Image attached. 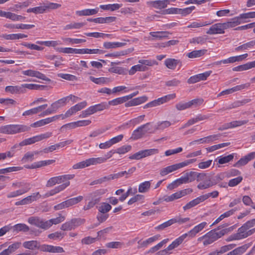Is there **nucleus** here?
Here are the masks:
<instances>
[{
	"label": "nucleus",
	"instance_id": "obj_26",
	"mask_svg": "<svg viewBox=\"0 0 255 255\" xmlns=\"http://www.w3.org/2000/svg\"><path fill=\"white\" fill-rule=\"evenodd\" d=\"M138 152L140 158L141 159L148 156L158 153V150L157 149L152 148L140 150Z\"/></svg>",
	"mask_w": 255,
	"mask_h": 255
},
{
	"label": "nucleus",
	"instance_id": "obj_16",
	"mask_svg": "<svg viewBox=\"0 0 255 255\" xmlns=\"http://www.w3.org/2000/svg\"><path fill=\"white\" fill-rule=\"evenodd\" d=\"M5 91L12 94H15L24 93L26 92V90H23L22 87H21V86H8L5 88Z\"/></svg>",
	"mask_w": 255,
	"mask_h": 255
},
{
	"label": "nucleus",
	"instance_id": "obj_20",
	"mask_svg": "<svg viewBox=\"0 0 255 255\" xmlns=\"http://www.w3.org/2000/svg\"><path fill=\"white\" fill-rule=\"evenodd\" d=\"M92 114L97 112L102 111L105 109H109V106L107 103L102 102L100 104L95 105L89 107Z\"/></svg>",
	"mask_w": 255,
	"mask_h": 255
},
{
	"label": "nucleus",
	"instance_id": "obj_47",
	"mask_svg": "<svg viewBox=\"0 0 255 255\" xmlns=\"http://www.w3.org/2000/svg\"><path fill=\"white\" fill-rule=\"evenodd\" d=\"M104 53V51L103 50L99 49H81V54H103Z\"/></svg>",
	"mask_w": 255,
	"mask_h": 255
},
{
	"label": "nucleus",
	"instance_id": "obj_51",
	"mask_svg": "<svg viewBox=\"0 0 255 255\" xmlns=\"http://www.w3.org/2000/svg\"><path fill=\"white\" fill-rule=\"evenodd\" d=\"M81 49L73 48L71 47L62 48L60 52L64 53H75L81 54Z\"/></svg>",
	"mask_w": 255,
	"mask_h": 255
},
{
	"label": "nucleus",
	"instance_id": "obj_1",
	"mask_svg": "<svg viewBox=\"0 0 255 255\" xmlns=\"http://www.w3.org/2000/svg\"><path fill=\"white\" fill-rule=\"evenodd\" d=\"M44 126L42 120L31 124L30 126L24 125H9L0 127V133L13 134L17 133L28 131L31 127L38 128Z\"/></svg>",
	"mask_w": 255,
	"mask_h": 255
},
{
	"label": "nucleus",
	"instance_id": "obj_31",
	"mask_svg": "<svg viewBox=\"0 0 255 255\" xmlns=\"http://www.w3.org/2000/svg\"><path fill=\"white\" fill-rule=\"evenodd\" d=\"M251 101V100L250 99H246L241 101H236L228 106V109H230V110H231L237 108L250 102Z\"/></svg>",
	"mask_w": 255,
	"mask_h": 255
},
{
	"label": "nucleus",
	"instance_id": "obj_5",
	"mask_svg": "<svg viewBox=\"0 0 255 255\" xmlns=\"http://www.w3.org/2000/svg\"><path fill=\"white\" fill-rule=\"evenodd\" d=\"M42 195L40 194L39 192H35L32 193L31 195L22 199L20 201H17L15 203L16 206L27 205L41 198Z\"/></svg>",
	"mask_w": 255,
	"mask_h": 255
},
{
	"label": "nucleus",
	"instance_id": "obj_34",
	"mask_svg": "<svg viewBox=\"0 0 255 255\" xmlns=\"http://www.w3.org/2000/svg\"><path fill=\"white\" fill-rule=\"evenodd\" d=\"M148 68L141 64L133 66L129 71V75H133L136 71H145Z\"/></svg>",
	"mask_w": 255,
	"mask_h": 255
},
{
	"label": "nucleus",
	"instance_id": "obj_49",
	"mask_svg": "<svg viewBox=\"0 0 255 255\" xmlns=\"http://www.w3.org/2000/svg\"><path fill=\"white\" fill-rule=\"evenodd\" d=\"M85 222V220L81 218H73L71 220L73 229L83 224Z\"/></svg>",
	"mask_w": 255,
	"mask_h": 255
},
{
	"label": "nucleus",
	"instance_id": "obj_11",
	"mask_svg": "<svg viewBox=\"0 0 255 255\" xmlns=\"http://www.w3.org/2000/svg\"><path fill=\"white\" fill-rule=\"evenodd\" d=\"M148 99L147 97L143 96L132 99L125 104L126 107H129L139 105L145 102Z\"/></svg>",
	"mask_w": 255,
	"mask_h": 255
},
{
	"label": "nucleus",
	"instance_id": "obj_17",
	"mask_svg": "<svg viewBox=\"0 0 255 255\" xmlns=\"http://www.w3.org/2000/svg\"><path fill=\"white\" fill-rule=\"evenodd\" d=\"M98 11V7L94 9H85L81 10L76 11V14L79 16H89L97 14Z\"/></svg>",
	"mask_w": 255,
	"mask_h": 255
},
{
	"label": "nucleus",
	"instance_id": "obj_15",
	"mask_svg": "<svg viewBox=\"0 0 255 255\" xmlns=\"http://www.w3.org/2000/svg\"><path fill=\"white\" fill-rule=\"evenodd\" d=\"M206 224V222H202L196 226L193 229L185 234H187V237L193 238L195 237L197 233L202 231L204 228Z\"/></svg>",
	"mask_w": 255,
	"mask_h": 255
},
{
	"label": "nucleus",
	"instance_id": "obj_52",
	"mask_svg": "<svg viewBox=\"0 0 255 255\" xmlns=\"http://www.w3.org/2000/svg\"><path fill=\"white\" fill-rule=\"evenodd\" d=\"M203 102L204 100L203 98H197L188 102L190 108L192 107H197L199 106L202 105Z\"/></svg>",
	"mask_w": 255,
	"mask_h": 255
},
{
	"label": "nucleus",
	"instance_id": "obj_32",
	"mask_svg": "<svg viewBox=\"0 0 255 255\" xmlns=\"http://www.w3.org/2000/svg\"><path fill=\"white\" fill-rule=\"evenodd\" d=\"M89 79L91 81L98 85L107 84L110 82L109 78L106 77L95 78L93 76H90Z\"/></svg>",
	"mask_w": 255,
	"mask_h": 255
},
{
	"label": "nucleus",
	"instance_id": "obj_33",
	"mask_svg": "<svg viewBox=\"0 0 255 255\" xmlns=\"http://www.w3.org/2000/svg\"><path fill=\"white\" fill-rule=\"evenodd\" d=\"M249 18H252V14L251 12H247V13H242L240 15V16L235 17L231 19V21H236L238 22L237 24H236V26L240 24L242 21L241 19H247Z\"/></svg>",
	"mask_w": 255,
	"mask_h": 255
},
{
	"label": "nucleus",
	"instance_id": "obj_10",
	"mask_svg": "<svg viewBox=\"0 0 255 255\" xmlns=\"http://www.w3.org/2000/svg\"><path fill=\"white\" fill-rule=\"evenodd\" d=\"M72 98H76V96L72 95H70L68 96L60 99L57 100V101L53 103L51 105V107L53 108L57 111L60 107L65 105L67 104V103H68L70 100H72ZM76 98H77L76 97Z\"/></svg>",
	"mask_w": 255,
	"mask_h": 255
},
{
	"label": "nucleus",
	"instance_id": "obj_43",
	"mask_svg": "<svg viewBox=\"0 0 255 255\" xmlns=\"http://www.w3.org/2000/svg\"><path fill=\"white\" fill-rule=\"evenodd\" d=\"M174 222L175 221L173 220V218L171 219L168 221L158 225V226H156V227H155V229L157 231L163 230L165 228L174 224Z\"/></svg>",
	"mask_w": 255,
	"mask_h": 255
},
{
	"label": "nucleus",
	"instance_id": "obj_29",
	"mask_svg": "<svg viewBox=\"0 0 255 255\" xmlns=\"http://www.w3.org/2000/svg\"><path fill=\"white\" fill-rule=\"evenodd\" d=\"M2 37L4 38L6 40H15V39H19L23 38H25L27 37V35L21 33L18 34H3L1 36Z\"/></svg>",
	"mask_w": 255,
	"mask_h": 255
},
{
	"label": "nucleus",
	"instance_id": "obj_57",
	"mask_svg": "<svg viewBox=\"0 0 255 255\" xmlns=\"http://www.w3.org/2000/svg\"><path fill=\"white\" fill-rule=\"evenodd\" d=\"M233 158H234V154H229L227 156H225L224 157H221L218 160V162L220 164L227 163L232 161L233 159Z\"/></svg>",
	"mask_w": 255,
	"mask_h": 255
},
{
	"label": "nucleus",
	"instance_id": "obj_9",
	"mask_svg": "<svg viewBox=\"0 0 255 255\" xmlns=\"http://www.w3.org/2000/svg\"><path fill=\"white\" fill-rule=\"evenodd\" d=\"M255 158V152H250L246 156L242 157L236 163L234 167H240L246 165L249 161Z\"/></svg>",
	"mask_w": 255,
	"mask_h": 255
},
{
	"label": "nucleus",
	"instance_id": "obj_13",
	"mask_svg": "<svg viewBox=\"0 0 255 255\" xmlns=\"http://www.w3.org/2000/svg\"><path fill=\"white\" fill-rule=\"evenodd\" d=\"M202 181L203 182H200L197 185V188L200 190L207 189L214 186L211 177L207 176L206 174L205 179Z\"/></svg>",
	"mask_w": 255,
	"mask_h": 255
},
{
	"label": "nucleus",
	"instance_id": "obj_25",
	"mask_svg": "<svg viewBox=\"0 0 255 255\" xmlns=\"http://www.w3.org/2000/svg\"><path fill=\"white\" fill-rule=\"evenodd\" d=\"M5 27L8 28H15V29H28L32 28L34 27V25L33 24H8L5 25Z\"/></svg>",
	"mask_w": 255,
	"mask_h": 255
},
{
	"label": "nucleus",
	"instance_id": "obj_39",
	"mask_svg": "<svg viewBox=\"0 0 255 255\" xmlns=\"http://www.w3.org/2000/svg\"><path fill=\"white\" fill-rule=\"evenodd\" d=\"M13 229V231L19 232H27L29 230L28 226L24 224H17L12 227Z\"/></svg>",
	"mask_w": 255,
	"mask_h": 255
},
{
	"label": "nucleus",
	"instance_id": "obj_23",
	"mask_svg": "<svg viewBox=\"0 0 255 255\" xmlns=\"http://www.w3.org/2000/svg\"><path fill=\"white\" fill-rule=\"evenodd\" d=\"M181 64L179 60L173 58H167L164 61V64L169 69L174 70L178 64Z\"/></svg>",
	"mask_w": 255,
	"mask_h": 255
},
{
	"label": "nucleus",
	"instance_id": "obj_40",
	"mask_svg": "<svg viewBox=\"0 0 255 255\" xmlns=\"http://www.w3.org/2000/svg\"><path fill=\"white\" fill-rule=\"evenodd\" d=\"M150 186V181H144L139 185L138 192L140 193L147 192L149 190Z\"/></svg>",
	"mask_w": 255,
	"mask_h": 255
},
{
	"label": "nucleus",
	"instance_id": "obj_64",
	"mask_svg": "<svg viewBox=\"0 0 255 255\" xmlns=\"http://www.w3.org/2000/svg\"><path fill=\"white\" fill-rule=\"evenodd\" d=\"M195 8V7L194 6H191L185 8H180L179 14H181L182 16H186L191 13Z\"/></svg>",
	"mask_w": 255,
	"mask_h": 255
},
{
	"label": "nucleus",
	"instance_id": "obj_2",
	"mask_svg": "<svg viewBox=\"0 0 255 255\" xmlns=\"http://www.w3.org/2000/svg\"><path fill=\"white\" fill-rule=\"evenodd\" d=\"M238 22L236 21H228L224 23H218L212 25L206 32L208 34H223L225 29L234 27Z\"/></svg>",
	"mask_w": 255,
	"mask_h": 255
},
{
	"label": "nucleus",
	"instance_id": "obj_45",
	"mask_svg": "<svg viewBox=\"0 0 255 255\" xmlns=\"http://www.w3.org/2000/svg\"><path fill=\"white\" fill-rule=\"evenodd\" d=\"M249 230L246 226L244 224L243 225L239 228L238 230V232L236 233L240 240L246 238V234L247 230Z\"/></svg>",
	"mask_w": 255,
	"mask_h": 255
},
{
	"label": "nucleus",
	"instance_id": "obj_22",
	"mask_svg": "<svg viewBox=\"0 0 255 255\" xmlns=\"http://www.w3.org/2000/svg\"><path fill=\"white\" fill-rule=\"evenodd\" d=\"M180 168L178 163L175 164L161 169L160 171V174L161 176H163Z\"/></svg>",
	"mask_w": 255,
	"mask_h": 255
},
{
	"label": "nucleus",
	"instance_id": "obj_35",
	"mask_svg": "<svg viewBox=\"0 0 255 255\" xmlns=\"http://www.w3.org/2000/svg\"><path fill=\"white\" fill-rule=\"evenodd\" d=\"M65 219V218L64 216H60L56 218H53L50 219L49 220H47L48 228H50L52 226L53 224L56 225L64 221Z\"/></svg>",
	"mask_w": 255,
	"mask_h": 255
},
{
	"label": "nucleus",
	"instance_id": "obj_18",
	"mask_svg": "<svg viewBox=\"0 0 255 255\" xmlns=\"http://www.w3.org/2000/svg\"><path fill=\"white\" fill-rule=\"evenodd\" d=\"M145 134L144 131L141 126L133 131L130 139L134 140H137L142 138Z\"/></svg>",
	"mask_w": 255,
	"mask_h": 255
},
{
	"label": "nucleus",
	"instance_id": "obj_3",
	"mask_svg": "<svg viewBox=\"0 0 255 255\" xmlns=\"http://www.w3.org/2000/svg\"><path fill=\"white\" fill-rule=\"evenodd\" d=\"M176 97L175 94H171L167 95L162 97L158 98L156 100H154L146 105H145L143 107L144 109H147L148 108H152L159 106L164 103H165L171 100L174 99Z\"/></svg>",
	"mask_w": 255,
	"mask_h": 255
},
{
	"label": "nucleus",
	"instance_id": "obj_60",
	"mask_svg": "<svg viewBox=\"0 0 255 255\" xmlns=\"http://www.w3.org/2000/svg\"><path fill=\"white\" fill-rule=\"evenodd\" d=\"M138 63L146 67H147L146 66H152L158 64V63L155 60L141 59L138 61Z\"/></svg>",
	"mask_w": 255,
	"mask_h": 255
},
{
	"label": "nucleus",
	"instance_id": "obj_63",
	"mask_svg": "<svg viewBox=\"0 0 255 255\" xmlns=\"http://www.w3.org/2000/svg\"><path fill=\"white\" fill-rule=\"evenodd\" d=\"M0 103L5 106H10L15 105L16 104V102L12 99L0 98Z\"/></svg>",
	"mask_w": 255,
	"mask_h": 255
},
{
	"label": "nucleus",
	"instance_id": "obj_44",
	"mask_svg": "<svg viewBox=\"0 0 255 255\" xmlns=\"http://www.w3.org/2000/svg\"><path fill=\"white\" fill-rule=\"evenodd\" d=\"M208 38L206 35L194 37L190 40V43L202 44L206 42Z\"/></svg>",
	"mask_w": 255,
	"mask_h": 255
},
{
	"label": "nucleus",
	"instance_id": "obj_37",
	"mask_svg": "<svg viewBox=\"0 0 255 255\" xmlns=\"http://www.w3.org/2000/svg\"><path fill=\"white\" fill-rule=\"evenodd\" d=\"M126 44V43L122 42H106L103 44L104 47L106 49H110L114 48L116 47H120L123 46Z\"/></svg>",
	"mask_w": 255,
	"mask_h": 255
},
{
	"label": "nucleus",
	"instance_id": "obj_61",
	"mask_svg": "<svg viewBox=\"0 0 255 255\" xmlns=\"http://www.w3.org/2000/svg\"><path fill=\"white\" fill-rule=\"evenodd\" d=\"M248 120L235 121L229 123L231 128H234L244 125L248 123Z\"/></svg>",
	"mask_w": 255,
	"mask_h": 255
},
{
	"label": "nucleus",
	"instance_id": "obj_48",
	"mask_svg": "<svg viewBox=\"0 0 255 255\" xmlns=\"http://www.w3.org/2000/svg\"><path fill=\"white\" fill-rule=\"evenodd\" d=\"M90 166L103 163L106 161L105 157L90 158L88 159Z\"/></svg>",
	"mask_w": 255,
	"mask_h": 255
},
{
	"label": "nucleus",
	"instance_id": "obj_8",
	"mask_svg": "<svg viewBox=\"0 0 255 255\" xmlns=\"http://www.w3.org/2000/svg\"><path fill=\"white\" fill-rule=\"evenodd\" d=\"M188 182H191L195 180L197 181L204 180L206 177V174L204 173H198L194 171L186 172L185 174Z\"/></svg>",
	"mask_w": 255,
	"mask_h": 255
},
{
	"label": "nucleus",
	"instance_id": "obj_41",
	"mask_svg": "<svg viewBox=\"0 0 255 255\" xmlns=\"http://www.w3.org/2000/svg\"><path fill=\"white\" fill-rule=\"evenodd\" d=\"M86 24L85 22H73L66 25L64 27V30L71 29H80Z\"/></svg>",
	"mask_w": 255,
	"mask_h": 255
},
{
	"label": "nucleus",
	"instance_id": "obj_58",
	"mask_svg": "<svg viewBox=\"0 0 255 255\" xmlns=\"http://www.w3.org/2000/svg\"><path fill=\"white\" fill-rule=\"evenodd\" d=\"M57 76L58 77L68 81H73L76 80L77 79L75 76L69 74L59 73L58 74Z\"/></svg>",
	"mask_w": 255,
	"mask_h": 255
},
{
	"label": "nucleus",
	"instance_id": "obj_6",
	"mask_svg": "<svg viewBox=\"0 0 255 255\" xmlns=\"http://www.w3.org/2000/svg\"><path fill=\"white\" fill-rule=\"evenodd\" d=\"M221 227V226H220L217 229L210 231L206 234V236H209L213 242H214L218 239L223 236L227 233V229H223L219 232H217V231L220 230ZM222 227L223 228L224 226H222Z\"/></svg>",
	"mask_w": 255,
	"mask_h": 255
},
{
	"label": "nucleus",
	"instance_id": "obj_50",
	"mask_svg": "<svg viewBox=\"0 0 255 255\" xmlns=\"http://www.w3.org/2000/svg\"><path fill=\"white\" fill-rule=\"evenodd\" d=\"M171 125L170 122L167 121L158 123L157 125L155 126V130H163L169 127Z\"/></svg>",
	"mask_w": 255,
	"mask_h": 255
},
{
	"label": "nucleus",
	"instance_id": "obj_7",
	"mask_svg": "<svg viewBox=\"0 0 255 255\" xmlns=\"http://www.w3.org/2000/svg\"><path fill=\"white\" fill-rule=\"evenodd\" d=\"M28 222L42 229L45 230L48 229L47 221L42 220L38 217H30L28 219Z\"/></svg>",
	"mask_w": 255,
	"mask_h": 255
},
{
	"label": "nucleus",
	"instance_id": "obj_62",
	"mask_svg": "<svg viewBox=\"0 0 255 255\" xmlns=\"http://www.w3.org/2000/svg\"><path fill=\"white\" fill-rule=\"evenodd\" d=\"M243 177L239 176L235 178L231 179L228 182V185L230 187H234L240 183L243 180Z\"/></svg>",
	"mask_w": 255,
	"mask_h": 255
},
{
	"label": "nucleus",
	"instance_id": "obj_46",
	"mask_svg": "<svg viewBox=\"0 0 255 255\" xmlns=\"http://www.w3.org/2000/svg\"><path fill=\"white\" fill-rule=\"evenodd\" d=\"M230 144V142H225L222 143H220L218 144L214 145L213 146H211L210 147L206 148V150L208 152H213L216 150H217L218 149L224 147L225 146H227Z\"/></svg>",
	"mask_w": 255,
	"mask_h": 255
},
{
	"label": "nucleus",
	"instance_id": "obj_19",
	"mask_svg": "<svg viewBox=\"0 0 255 255\" xmlns=\"http://www.w3.org/2000/svg\"><path fill=\"white\" fill-rule=\"evenodd\" d=\"M168 1V0H155L148 2V3L155 8L162 9L167 6Z\"/></svg>",
	"mask_w": 255,
	"mask_h": 255
},
{
	"label": "nucleus",
	"instance_id": "obj_24",
	"mask_svg": "<svg viewBox=\"0 0 255 255\" xmlns=\"http://www.w3.org/2000/svg\"><path fill=\"white\" fill-rule=\"evenodd\" d=\"M203 200L202 198V196H200L193 200L190 201L189 203L186 204L185 206H184L183 208L184 211H186L188 209H191V208L196 206V205H198L200 203L203 202Z\"/></svg>",
	"mask_w": 255,
	"mask_h": 255
},
{
	"label": "nucleus",
	"instance_id": "obj_30",
	"mask_svg": "<svg viewBox=\"0 0 255 255\" xmlns=\"http://www.w3.org/2000/svg\"><path fill=\"white\" fill-rule=\"evenodd\" d=\"M75 176L74 174H65L55 176L56 182L57 184H60L62 182L67 181L69 180L72 179Z\"/></svg>",
	"mask_w": 255,
	"mask_h": 255
},
{
	"label": "nucleus",
	"instance_id": "obj_59",
	"mask_svg": "<svg viewBox=\"0 0 255 255\" xmlns=\"http://www.w3.org/2000/svg\"><path fill=\"white\" fill-rule=\"evenodd\" d=\"M131 149V146L130 145H123L119 148H118L116 150V153H119L120 154H124L129 151H130Z\"/></svg>",
	"mask_w": 255,
	"mask_h": 255
},
{
	"label": "nucleus",
	"instance_id": "obj_4",
	"mask_svg": "<svg viewBox=\"0 0 255 255\" xmlns=\"http://www.w3.org/2000/svg\"><path fill=\"white\" fill-rule=\"evenodd\" d=\"M87 102L86 101H83L79 103L75 106L71 107L68 111H67L65 114L62 116V120L70 117L76 113L77 112L80 111L84 108L87 106Z\"/></svg>",
	"mask_w": 255,
	"mask_h": 255
},
{
	"label": "nucleus",
	"instance_id": "obj_38",
	"mask_svg": "<svg viewBox=\"0 0 255 255\" xmlns=\"http://www.w3.org/2000/svg\"><path fill=\"white\" fill-rule=\"evenodd\" d=\"M38 245V243L36 241H27L23 243V246L25 248L32 250L35 249H38L39 247Z\"/></svg>",
	"mask_w": 255,
	"mask_h": 255
},
{
	"label": "nucleus",
	"instance_id": "obj_14",
	"mask_svg": "<svg viewBox=\"0 0 255 255\" xmlns=\"http://www.w3.org/2000/svg\"><path fill=\"white\" fill-rule=\"evenodd\" d=\"M104 193L103 190H97L90 194L89 196V200L94 202L96 205L98 204L101 199V195Z\"/></svg>",
	"mask_w": 255,
	"mask_h": 255
},
{
	"label": "nucleus",
	"instance_id": "obj_28",
	"mask_svg": "<svg viewBox=\"0 0 255 255\" xmlns=\"http://www.w3.org/2000/svg\"><path fill=\"white\" fill-rule=\"evenodd\" d=\"M149 34L152 37L160 39L164 38H168L170 33L166 31H161L150 32Z\"/></svg>",
	"mask_w": 255,
	"mask_h": 255
},
{
	"label": "nucleus",
	"instance_id": "obj_12",
	"mask_svg": "<svg viewBox=\"0 0 255 255\" xmlns=\"http://www.w3.org/2000/svg\"><path fill=\"white\" fill-rule=\"evenodd\" d=\"M55 160L53 159L40 161L32 163L31 165H25L24 167L28 169H35L41 167L42 166L50 165L55 162Z\"/></svg>",
	"mask_w": 255,
	"mask_h": 255
},
{
	"label": "nucleus",
	"instance_id": "obj_54",
	"mask_svg": "<svg viewBox=\"0 0 255 255\" xmlns=\"http://www.w3.org/2000/svg\"><path fill=\"white\" fill-rule=\"evenodd\" d=\"M143 130L144 131L145 133L146 134L147 132L152 133H154L156 130H155V127L153 128L150 123H147L145 124L141 125Z\"/></svg>",
	"mask_w": 255,
	"mask_h": 255
},
{
	"label": "nucleus",
	"instance_id": "obj_21",
	"mask_svg": "<svg viewBox=\"0 0 255 255\" xmlns=\"http://www.w3.org/2000/svg\"><path fill=\"white\" fill-rule=\"evenodd\" d=\"M187 237V234H183L179 238L174 241L167 248V250H172L182 244L184 240Z\"/></svg>",
	"mask_w": 255,
	"mask_h": 255
},
{
	"label": "nucleus",
	"instance_id": "obj_55",
	"mask_svg": "<svg viewBox=\"0 0 255 255\" xmlns=\"http://www.w3.org/2000/svg\"><path fill=\"white\" fill-rule=\"evenodd\" d=\"M37 141L35 136L25 139L19 143L20 146L29 145L35 143Z\"/></svg>",
	"mask_w": 255,
	"mask_h": 255
},
{
	"label": "nucleus",
	"instance_id": "obj_27",
	"mask_svg": "<svg viewBox=\"0 0 255 255\" xmlns=\"http://www.w3.org/2000/svg\"><path fill=\"white\" fill-rule=\"evenodd\" d=\"M207 51V50L206 49L194 50L187 53V56L189 58H198L204 55L206 53Z\"/></svg>",
	"mask_w": 255,
	"mask_h": 255
},
{
	"label": "nucleus",
	"instance_id": "obj_42",
	"mask_svg": "<svg viewBox=\"0 0 255 255\" xmlns=\"http://www.w3.org/2000/svg\"><path fill=\"white\" fill-rule=\"evenodd\" d=\"M112 209L111 205L107 203L103 202L98 208V211L100 213L107 214Z\"/></svg>",
	"mask_w": 255,
	"mask_h": 255
},
{
	"label": "nucleus",
	"instance_id": "obj_36",
	"mask_svg": "<svg viewBox=\"0 0 255 255\" xmlns=\"http://www.w3.org/2000/svg\"><path fill=\"white\" fill-rule=\"evenodd\" d=\"M46 9L45 5L33 8H29L26 10L27 12H33L35 14L43 13L44 12H46Z\"/></svg>",
	"mask_w": 255,
	"mask_h": 255
},
{
	"label": "nucleus",
	"instance_id": "obj_56",
	"mask_svg": "<svg viewBox=\"0 0 255 255\" xmlns=\"http://www.w3.org/2000/svg\"><path fill=\"white\" fill-rule=\"evenodd\" d=\"M89 166L90 165L88 161V159H86V160L75 164L74 165H73L72 167L74 169H78L83 168Z\"/></svg>",
	"mask_w": 255,
	"mask_h": 255
},
{
	"label": "nucleus",
	"instance_id": "obj_53",
	"mask_svg": "<svg viewBox=\"0 0 255 255\" xmlns=\"http://www.w3.org/2000/svg\"><path fill=\"white\" fill-rule=\"evenodd\" d=\"M143 130L144 131L145 133L146 134L147 132L152 133H154L156 130H155V127L153 128L150 123H147L145 124L141 125Z\"/></svg>",
	"mask_w": 255,
	"mask_h": 255
}]
</instances>
